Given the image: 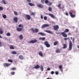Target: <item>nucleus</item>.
I'll return each instance as SVG.
<instances>
[{
	"mask_svg": "<svg viewBox=\"0 0 79 79\" xmlns=\"http://www.w3.org/2000/svg\"><path fill=\"white\" fill-rule=\"evenodd\" d=\"M18 27L16 28L17 31L18 32H21L24 28V26L21 24H20L19 25Z\"/></svg>",
	"mask_w": 79,
	"mask_h": 79,
	"instance_id": "nucleus-1",
	"label": "nucleus"
},
{
	"mask_svg": "<svg viewBox=\"0 0 79 79\" xmlns=\"http://www.w3.org/2000/svg\"><path fill=\"white\" fill-rule=\"evenodd\" d=\"M68 32H69V29H66L64 32L61 33V34L64 37H67L68 35L65 33Z\"/></svg>",
	"mask_w": 79,
	"mask_h": 79,
	"instance_id": "nucleus-2",
	"label": "nucleus"
},
{
	"mask_svg": "<svg viewBox=\"0 0 79 79\" xmlns=\"http://www.w3.org/2000/svg\"><path fill=\"white\" fill-rule=\"evenodd\" d=\"M72 47H73V44L72 43V42H71V41H70L69 43V50H71L72 49Z\"/></svg>",
	"mask_w": 79,
	"mask_h": 79,
	"instance_id": "nucleus-3",
	"label": "nucleus"
},
{
	"mask_svg": "<svg viewBox=\"0 0 79 79\" xmlns=\"http://www.w3.org/2000/svg\"><path fill=\"white\" fill-rule=\"evenodd\" d=\"M31 30L32 31L33 33H35V32H39V29L37 28H36L35 30H34V28H31Z\"/></svg>",
	"mask_w": 79,
	"mask_h": 79,
	"instance_id": "nucleus-4",
	"label": "nucleus"
},
{
	"mask_svg": "<svg viewBox=\"0 0 79 79\" xmlns=\"http://www.w3.org/2000/svg\"><path fill=\"white\" fill-rule=\"evenodd\" d=\"M54 30L55 31H58V30L59 29V26L58 25L54 26H53Z\"/></svg>",
	"mask_w": 79,
	"mask_h": 79,
	"instance_id": "nucleus-5",
	"label": "nucleus"
},
{
	"mask_svg": "<svg viewBox=\"0 0 79 79\" xmlns=\"http://www.w3.org/2000/svg\"><path fill=\"white\" fill-rule=\"evenodd\" d=\"M44 44L46 46V47H47L48 48H49V47H50V45L49 44V43L48 41H45L44 42Z\"/></svg>",
	"mask_w": 79,
	"mask_h": 79,
	"instance_id": "nucleus-6",
	"label": "nucleus"
},
{
	"mask_svg": "<svg viewBox=\"0 0 79 79\" xmlns=\"http://www.w3.org/2000/svg\"><path fill=\"white\" fill-rule=\"evenodd\" d=\"M37 41V40H31L29 42L30 44H34V43H36Z\"/></svg>",
	"mask_w": 79,
	"mask_h": 79,
	"instance_id": "nucleus-7",
	"label": "nucleus"
},
{
	"mask_svg": "<svg viewBox=\"0 0 79 79\" xmlns=\"http://www.w3.org/2000/svg\"><path fill=\"white\" fill-rule=\"evenodd\" d=\"M49 26V25L48 24H44L42 26V28L43 29V28H45V27H48Z\"/></svg>",
	"mask_w": 79,
	"mask_h": 79,
	"instance_id": "nucleus-8",
	"label": "nucleus"
},
{
	"mask_svg": "<svg viewBox=\"0 0 79 79\" xmlns=\"http://www.w3.org/2000/svg\"><path fill=\"white\" fill-rule=\"evenodd\" d=\"M69 14L72 18H74L75 17V15H73V13L71 12H69Z\"/></svg>",
	"mask_w": 79,
	"mask_h": 79,
	"instance_id": "nucleus-9",
	"label": "nucleus"
},
{
	"mask_svg": "<svg viewBox=\"0 0 79 79\" xmlns=\"http://www.w3.org/2000/svg\"><path fill=\"white\" fill-rule=\"evenodd\" d=\"M44 32H48V33H49V34H53V32L49 30H45L44 31Z\"/></svg>",
	"mask_w": 79,
	"mask_h": 79,
	"instance_id": "nucleus-10",
	"label": "nucleus"
},
{
	"mask_svg": "<svg viewBox=\"0 0 79 79\" xmlns=\"http://www.w3.org/2000/svg\"><path fill=\"white\" fill-rule=\"evenodd\" d=\"M37 6L39 8H44V6L42 4L38 5Z\"/></svg>",
	"mask_w": 79,
	"mask_h": 79,
	"instance_id": "nucleus-11",
	"label": "nucleus"
},
{
	"mask_svg": "<svg viewBox=\"0 0 79 79\" xmlns=\"http://www.w3.org/2000/svg\"><path fill=\"white\" fill-rule=\"evenodd\" d=\"M19 57L20 60H24V56L22 55H20Z\"/></svg>",
	"mask_w": 79,
	"mask_h": 79,
	"instance_id": "nucleus-12",
	"label": "nucleus"
},
{
	"mask_svg": "<svg viewBox=\"0 0 79 79\" xmlns=\"http://www.w3.org/2000/svg\"><path fill=\"white\" fill-rule=\"evenodd\" d=\"M26 17L27 18V19L28 20H29V19H31V16L29 15H26Z\"/></svg>",
	"mask_w": 79,
	"mask_h": 79,
	"instance_id": "nucleus-13",
	"label": "nucleus"
},
{
	"mask_svg": "<svg viewBox=\"0 0 79 79\" xmlns=\"http://www.w3.org/2000/svg\"><path fill=\"white\" fill-rule=\"evenodd\" d=\"M49 15L51 16V18H53V19H55V16L53 14H49Z\"/></svg>",
	"mask_w": 79,
	"mask_h": 79,
	"instance_id": "nucleus-14",
	"label": "nucleus"
},
{
	"mask_svg": "<svg viewBox=\"0 0 79 79\" xmlns=\"http://www.w3.org/2000/svg\"><path fill=\"white\" fill-rule=\"evenodd\" d=\"M34 68L35 69H39L40 68V66L38 64H37L36 66L34 67Z\"/></svg>",
	"mask_w": 79,
	"mask_h": 79,
	"instance_id": "nucleus-15",
	"label": "nucleus"
},
{
	"mask_svg": "<svg viewBox=\"0 0 79 79\" xmlns=\"http://www.w3.org/2000/svg\"><path fill=\"white\" fill-rule=\"evenodd\" d=\"M60 52L61 51L60 50V49H56V52L57 53H60Z\"/></svg>",
	"mask_w": 79,
	"mask_h": 79,
	"instance_id": "nucleus-16",
	"label": "nucleus"
},
{
	"mask_svg": "<svg viewBox=\"0 0 79 79\" xmlns=\"http://www.w3.org/2000/svg\"><path fill=\"white\" fill-rule=\"evenodd\" d=\"M14 20L15 23H18V18L14 17Z\"/></svg>",
	"mask_w": 79,
	"mask_h": 79,
	"instance_id": "nucleus-17",
	"label": "nucleus"
},
{
	"mask_svg": "<svg viewBox=\"0 0 79 79\" xmlns=\"http://www.w3.org/2000/svg\"><path fill=\"white\" fill-rule=\"evenodd\" d=\"M4 66H6V67H8L9 66H10V64L7 63H5L4 64Z\"/></svg>",
	"mask_w": 79,
	"mask_h": 79,
	"instance_id": "nucleus-18",
	"label": "nucleus"
},
{
	"mask_svg": "<svg viewBox=\"0 0 79 79\" xmlns=\"http://www.w3.org/2000/svg\"><path fill=\"white\" fill-rule=\"evenodd\" d=\"M38 34H40V35H42V36H45V33L42 32H39L38 33Z\"/></svg>",
	"mask_w": 79,
	"mask_h": 79,
	"instance_id": "nucleus-19",
	"label": "nucleus"
},
{
	"mask_svg": "<svg viewBox=\"0 0 79 79\" xmlns=\"http://www.w3.org/2000/svg\"><path fill=\"white\" fill-rule=\"evenodd\" d=\"M38 54L39 55H40L41 56H43V53H42V52L40 51L39 52Z\"/></svg>",
	"mask_w": 79,
	"mask_h": 79,
	"instance_id": "nucleus-20",
	"label": "nucleus"
},
{
	"mask_svg": "<svg viewBox=\"0 0 79 79\" xmlns=\"http://www.w3.org/2000/svg\"><path fill=\"white\" fill-rule=\"evenodd\" d=\"M59 68L60 69L61 72H63V69H62V66L60 65L59 66Z\"/></svg>",
	"mask_w": 79,
	"mask_h": 79,
	"instance_id": "nucleus-21",
	"label": "nucleus"
},
{
	"mask_svg": "<svg viewBox=\"0 0 79 79\" xmlns=\"http://www.w3.org/2000/svg\"><path fill=\"white\" fill-rule=\"evenodd\" d=\"M19 37L20 39H21V40H22V39H23V36L22 35H19Z\"/></svg>",
	"mask_w": 79,
	"mask_h": 79,
	"instance_id": "nucleus-22",
	"label": "nucleus"
},
{
	"mask_svg": "<svg viewBox=\"0 0 79 79\" xmlns=\"http://www.w3.org/2000/svg\"><path fill=\"white\" fill-rule=\"evenodd\" d=\"M64 47L63 48L64 49L67 48V44H63Z\"/></svg>",
	"mask_w": 79,
	"mask_h": 79,
	"instance_id": "nucleus-23",
	"label": "nucleus"
},
{
	"mask_svg": "<svg viewBox=\"0 0 79 79\" xmlns=\"http://www.w3.org/2000/svg\"><path fill=\"white\" fill-rule=\"evenodd\" d=\"M56 7L59 8H60V9H61V3H59L58 4V5L56 6Z\"/></svg>",
	"mask_w": 79,
	"mask_h": 79,
	"instance_id": "nucleus-24",
	"label": "nucleus"
},
{
	"mask_svg": "<svg viewBox=\"0 0 79 79\" xmlns=\"http://www.w3.org/2000/svg\"><path fill=\"white\" fill-rule=\"evenodd\" d=\"M2 18H4V19H6V15L5 14L3 15L2 14Z\"/></svg>",
	"mask_w": 79,
	"mask_h": 79,
	"instance_id": "nucleus-25",
	"label": "nucleus"
},
{
	"mask_svg": "<svg viewBox=\"0 0 79 79\" xmlns=\"http://www.w3.org/2000/svg\"><path fill=\"white\" fill-rule=\"evenodd\" d=\"M58 44V41H56L53 44L54 45H57Z\"/></svg>",
	"mask_w": 79,
	"mask_h": 79,
	"instance_id": "nucleus-26",
	"label": "nucleus"
},
{
	"mask_svg": "<svg viewBox=\"0 0 79 79\" xmlns=\"http://www.w3.org/2000/svg\"><path fill=\"white\" fill-rule=\"evenodd\" d=\"M40 70L42 71H44V67H43V66L42 65H41L40 67Z\"/></svg>",
	"mask_w": 79,
	"mask_h": 79,
	"instance_id": "nucleus-27",
	"label": "nucleus"
},
{
	"mask_svg": "<svg viewBox=\"0 0 79 79\" xmlns=\"http://www.w3.org/2000/svg\"><path fill=\"white\" fill-rule=\"evenodd\" d=\"M30 15L31 16H35V12H32L31 13Z\"/></svg>",
	"mask_w": 79,
	"mask_h": 79,
	"instance_id": "nucleus-28",
	"label": "nucleus"
},
{
	"mask_svg": "<svg viewBox=\"0 0 79 79\" xmlns=\"http://www.w3.org/2000/svg\"><path fill=\"white\" fill-rule=\"evenodd\" d=\"M10 49H11V50H13L15 49V48H14V47L12 45H11L10 47Z\"/></svg>",
	"mask_w": 79,
	"mask_h": 79,
	"instance_id": "nucleus-29",
	"label": "nucleus"
},
{
	"mask_svg": "<svg viewBox=\"0 0 79 79\" xmlns=\"http://www.w3.org/2000/svg\"><path fill=\"white\" fill-rule=\"evenodd\" d=\"M12 53L13 55H16V54H17V52L15 51H13L12 52Z\"/></svg>",
	"mask_w": 79,
	"mask_h": 79,
	"instance_id": "nucleus-30",
	"label": "nucleus"
},
{
	"mask_svg": "<svg viewBox=\"0 0 79 79\" xmlns=\"http://www.w3.org/2000/svg\"><path fill=\"white\" fill-rule=\"evenodd\" d=\"M3 33V30H2V29H1V28H0V34H2Z\"/></svg>",
	"mask_w": 79,
	"mask_h": 79,
	"instance_id": "nucleus-31",
	"label": "nucleus"
},
{
	"mask_svg": "<svg viewBox=\"0 0 79 79\" xmlns=\"http://www.w3.org/2000/svg\"><path fill=\"white\" fill-rule=\"evenodd\" d=\"M28 4L29 5H30V6H34V4H32V3H29Z\"/></svg>",
	"mask_w": 79,
	"mask_h": 79,
	"instance_id": "nucleus-32",
	"label": "nucleus"
},
{
	"mask_svg": "<svg viewBox=\"0 0 79 79\" xmlns=\"http://www.w3.org/2000/svg\"><path fill=\"white\" fill-rule=\"evenodd\" d=\"M6 35H7V36H8V37H10V36L11 35V34L10 33H7L6 34Z\"/></svg>",
	"mask_w": 79,
	"mask_h": 79,
	"instance_id": "nucleus-33",
	"label": "nucleus"
},
{
	"mask_svg": "<svg viewBox=\"0 0 79 79\" xmlns=\"http://www.w3.org/2000/svg\"><path fill=\"white\" fill-rule=\"evenodd\" d=\"M48 10L49 11H52V9L51 7H49L48 9Z\"/></svg>",
	"mask_w": 79,
	"mask_h": 79,
	"instance_id": "nucleus-34",
	"label": "nucleus"
},
{
	"mask_svg": "<svg viewBox=\"0 0 79 79\" xmlns=\"http://www.w3.org/2000/svg\"><path fill=\"white\" fill-rule=\"evenodd\" d=\"M2 2L5 5H6V2H5V0H2Z\"/></svg>",
	"mask_w": 79,
	"mask_h": 79,
	"instance_id": "nucleus-35",
	"label": "nucleus"
},
{
	"mask_svg": "<svg viewBox=\"0 0 79 79\" xmlns=\"http://www.w3.org/2000/svg\"><path fill=\"white\" fill-rule=\"evenodd\" d=\"M44 2L45 3H46V4H47L48 3V0H45L44 1Z\"/></svg>",
	"mask_w": 79,
	"mask_h": 79,
	"instance_id": "nucleus-36",
	"label": "nucleus"
},
{
	"mask_svg": "<svg viewBox=\"0 0 79 79\" xmlns=\"http://www.w3.org/2000/svg\"><path fill=\"white\" fill-rule=\"evenodd\" d=\"M11 74H12V75H15V72H11Z\"/></svg>",
	"mask_w": 79,
	"mask_h": 79,
	"instance_id": "nucleus-37",
	"label": "nucleus"
},
{
	"mask_svg": "<svg viewBox=\"0 0 79 79\" xmlns=\"http://www.w3.org/2000/svg\"><path fill=\"white\" fill-rule=\"evenodd\" d=\"M3 7L2 6H0V10L2 11L3 10Z\"/></svg>",
	"mask_w": 79,
	"mask_h": 79,
	"instance_id": "nucleus-38",
	"label": "nucleus"
},
{
	"mask_svg": "<svg viewBox=\"0 0 79 79\" xmlns=\"http://www.w3.org/2000/svg\"><path fill=\"white\" fill-rule=\"evenodd\" d=\"M14 13L15 15H18V13H17L16 11H14Z\"/></svg>",
	"mask_w": 79,
	"mask_h": 79,
	"instance_id": "nucleus-39",
	"label": "nucleus"
},
{
	"mask_svg": "<svg viewBox=\"0 0 79 79\" xmlns=\"http://www.w3.org/2000/svg\"><path fill=\"white\" fill-rule=\"evenodd\" d=\"M8 61L9 62H10L11 63H12V62H13V60H12L9 59Z\"/></svg>",
	"mask_w": 79,
	"mask_h": 79,
	"instance_id": "nucleus-40",
	"label": "nucleus"
},
{
	"mask_svg": "<svg viewBox=\"0 0 79 79\" xmlns=\"http://www.w3.org/2000/svg\"><path fill=\"white\" fill-rule=\"evenodd\" d=\"M64 40L65 41L67 40H69V38H64Z\"/></svg>",
	"mask_w": 79,
	"mask_h": 79,
	"instance_id": "nucleus-41",
	"label": "nucleus"
},
{
	"mask_svg": "<svg viewBox=\"0 0 79 79\" xmlns=\"http://www.w3.org/2000/svg\"><path fill=\"white\" fill-rule=\"evenodd\" d=\"M16 68H11V70H16Z\"/></svg>",
	"mask_w": 79,
	"mask_h": 79,
	"instance_id": "nucleus-42",
	"label": "nucleus"
},
{
	"mask_svg": "<svg viewBox=\"0 0 79 79\" xmlns=\"http://www.w3.org/2000/svg\"><path fill=\"white\" fill-rule=\"evenodd\" d=\"M55 73L56 75H58V74H59V73H58V71L56 72H55Z\"/></svg>",
	"mask_w": 79,
	"mask_h": 79,
	"instance_id": "nucleus-43",
	"label": "nucleus"
},
{
	"mask_svg": "<svg viewBox=\"0 0 79 79\" xmlns=\"http://www.w3.org/2000/svg\"><path fill=\"white\" fill-rule=\"evenodd\" d=\"M44 20H47V17L46 16H45L44 17Z\"/></svg>",
	"mask_w": 79,
	"mask_h": 79,
	"instance_id": "nucleus-44",
	"label": "nucleus"
},
{
	"mask_svg": "<svg viewBox=\"0 0 79 79\" xmlns=\"http://www.w3.org/2000/svg\"><path fill=\"white\" fill-rule=\"evenodd\" d=\"M2 47V44L1 42V41H0V47Z\"/></svg>",
	"mask_w": 79,
	"mask_h": 79,
	"instance_id": "nucleus-45",
	"label": "nucleus"
},
{
	"mask_svg": "<svg viewBox=\"0 0 79 79\" xmlns=\"http://www.w3.org/2000/svg\"><path fill=\"white\" fill-rule=\"evenodd\" d=\"M44 1H45V0H41V2L42 3H44Z\"/></svg>",
	"mask_w": 79,
	"mask_h": 79,
	"instance_id": "nucleus-46",
	"label": "nucleus"
},
{
	"mask_svg": "<svg viewBox=\"0 0 79 79\" xmlns=\"http://www.w3.org/2000/svg\"><path fill=\"white\" fill-rule=\"evenodd\" d=\"M27 2H28V3H30L31 2V0H27Z\"/></svg>",
	"mask_w": 79,
	"mask_h": 79,
	"instance_id": "nucleus-47",
	"label": "nucleus"
},
{
	"mask_svg": "<svg viewBox=\"0 0 79 79\" xmlns=\"http://www.w3.org/2000/svg\"><path fill=\"white\" fill-rule=\"evenodd\" d=\"M74 40H75V38H73V43H74Z\"/></svg>",
	"mask_w": 79,
	"mask_h": 79,
	"instance_id": "nucleus-48",
	"label": "nucleus"
},
{
	"mask_svg": "<svg viewBox=\"0 0 79 79\" xmlns=\"http://www.w3.org/2000/svg\"><path fill=\"white\" fill-rule=\"evenodd\" d=\"M64 5H63V6L62 7H61L60 9H64Z\"/></svg>",
	"mask_w": 79,
	"mask_h": 79,
	"instance_id": "nucleus-49",
	"label": "nucleus"
},
{
	"mask_svg": "<svg viewBox=\"0 0 79 79\" xmlns=\"http://www.w3.org/2000/svg\"><path fill=\"white\" fill-rule=\"evenodd\" d=\"M45 40V38L43 37L42 38V40Z\"/></svg>",
	"mask_w": 79,
	"mask_h": 79,
	"instance_id": "nucleus-50",
	"label": "nucleus"
},
{
	"mask_svg": "<svg viewBox=\"0 0 79 79\" xmlns=\"http://www.w3.org/2000/svg\"><path fill=\"white\" fill-rule=\"evenodd\" d=\"M51 74H54V72L53 71H52L51 72Z\"/></svg>",
	"mask_w": 79,
	"mask_h": 79,
	"instance_id": "nucleus-51",
	"label": "nucleus"
},
{
	"mask_svg": "<svg viewBox=\"0 0 79 79\" xmlns=\"http://www.w3.org/2000/svg\"><path fill=\"white\" fill-rule=\"evenodd\" d=\"M41 18L42 19H43V15H41Z\"/></svg>",
	"mask_w": 79,
	"mask_h": 79,
	"instance_id": "nucleus-52",
	"label": "nucleus"
},
{
	"mask_svg": "<svg viewBox=\"0 0 79 79\" xmlns=\"http://www.w3.org/2000/svg\"><path fill=\"white\" fill-rule=\"evenodd\" d=\"M47 69L48 71H50V69L49 68H48Z\"/></svg>",
	"mask_w": 79,
	"mask_h": 79,
	"instance_id": "nucleus-53",
	"label": "nucleus"
},
{
	"mask_svg": "<svg viewBox=\"0 0 79 79\" xmlns=\"http://www.w3.org/2000/svg\"><path fill=\"white\" fill-rule=\"evenodd\" d=\"M65 15H66V16H68V13H65Z\"/></svg>",
	"mask_w": 79,
	"mask_h": 79,
	"instance_id": "nucleus-54",
	"label": "nucleus"
},
{
	"mask_svg": "<svg viewBox=\"0 0 79 79\" xmlns=\"http://www.w3.org/2000/svg\"><path fill=\"white\" fill-rule=\"evenodd\" d=\"M71 35V34L70 33H69L68 34V35Z\"/></svg>",
	"mask_w": 79,
	"mask_h": 79,
	"instance_id": "nucleus-55",
	"label": "nucleus"
},
{
	"mask_svg": "<svg viewBox=\"0 0 79 79\" xmlns=\"http://www.w3.org/2000/svg\"><path fill=\"white\" fill-rule=\"evenodd\" d=\"M42 38L40 37L39 38L40 40H42Z\"/></svg>",
	"mask_w": 79,
	"mask_h": 79,
	"instance_id": "nucleus-56",
	"label": "nucleus"
},
{
	"mask_svg": "<svg viewBox=\"0 0 79 79\" xmlns=\"http://www.w3.org/2000/svg\"><path fill=\"white\" fill-rule=\"evenodd\" d=\"M2 36H1V35H0V39H2Z\"/></svg>",
	"mask_w": 79,
	"mask_h": 79,
	"instance_id": "nucleus-57",
	"label": "nucleus"
},
{
	"mask_svg": "<svg viewBox=\"0 0 79 79\" xmlns=\"http://www.w3.org/2000/svg\"><path fill=\"white\" fill-rule=\"evenodd\" d=\"M4 39L5 40H6V39H7V38L6 37H5Z\"/></svg>",
	"mask_w": 79,
	"mask_h": 79,
	"instance_id": "nucleus-58",
	"label": "nucleus"
},
{
	"mask_svg": "<svg viewBox=\"0 0 79 79\" xmlns=\"http://www.w3.org/2000/svg\"><path fill=\"white\" fill-rule=\"evenodd\" d=\"M77 47L78 48H79V45H77Z\"/></svg>",
	"mask_w": 79,
	"mask_h": 79,
	"instance_id": "nucleus-59",
	"label": "nucleus"
},
{
	"mask_svg": "<svg viewBox=\"0 0 79 79\" xmlns=\"http://www.w3.org/2000/svg\"><path fill=\"white\" fill-rule=\"evenodd\" d=\"M70 39L71 40H72V39H73V38H72V37H70Z\"/></svg>",
	"mask_w": 79,
	"mask_h": 79,
	"instance_id": "nucleus-60",
	"label": "nucleus"
}]
</instances>
